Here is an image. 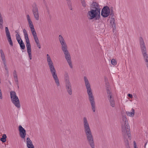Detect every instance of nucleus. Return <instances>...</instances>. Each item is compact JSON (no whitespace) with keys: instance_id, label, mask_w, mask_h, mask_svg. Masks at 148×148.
Masks as SVG:
<instances>
[{"instance_id":"obj_48","label":"nucleus","mask_w":148,"mask_h":148,"mask_svg":"<svg viewBox=\"0 0 148 148\" xmlns=\"http://www.w3.org/2000/svg\"><path fill=\"white\" fill-rule=\"evenodd\" d=\"M147 142H146V143H145V147H146V144H147Z\"/></svg>"},{"instance_id":"obj_5","label":"nucleus","mask_w":148,"mask_h":148,"mask_svg":"<svg viewBox=\"0 0 148 148\" xmlns=\"http://www.w3.org/2000/svg\"><path fill=\"white\" fill-rule=\"evenodd\" d=\"M92 8L95 10H91L88 12V14L90 17V19H92L95 18L97 14L100 15V8L99 4L96 2H94L92 4Z\"/></svg>"},{"instance_id":"obj_26","label":"nucleus","mask_w":148,"mask_h":148,"mask_svg":"<svg viewBox=\"0 0 148 148\" xmlns=\"http://www.w3.org/2000/svg\"><path fill=\"white\" fill-rule=\"evenodd\" d=\"M2 137L0 139L4 143L6 142L7 136L5 134H3L2 135Z\"/></svg>"},{"instance_id":"obj_11","label":"nucleus","mask_w":148,"mask_h":148,"mask_svg":"<svg viewBox=\"0 0 148 148\" xmlns=\"http://www.w3.org/2000/svg\"><path fill=\"white\" fill-rule=\"evenodd\" d=\"M32 11L35 19L38 21L39 20V14L38 6L36 3H34L32 5Z\"/></svg>"},{"instance_id":"obj_27","label":"nucleus","mask_w":148,"mask_h":148,"mask_svg":"<svg viewBox=\"0 0 148 148\" xmlns=\"http://www.w3.org/2000/svg\"><path fill=\"white\" fill-rule=\"evenodd\" d=\"M19 45L21 48L23 50L25 49V45L24 42H23V40H21V42H20Z\"/></svg>"},{"instance_id":"obj_19","label":"nucleus","mask_w":148,"mask_h":148,"mask_svg":"<svg viewBox=\"0 0 148 148\" xmlns=\"http://www.w3.org/2000/svg\"><path fill=\"white\" fill-rule=\"evenodd\" d=\"M115 20L114 18H111L110 19V23L114 29V27L115 28L116 24L115 23Z\"/></svg>"},{"instance_id":"obj_22","label":"nucleus","mask_w":148,"mask_h":148,"mask_svg":"<svg viewBox=\"0 0 148 148\" xmlns=\"http://www.w3.org/2000/svg\"><path fill=\"white\" fill-rule=\"evenodd\" d=\"M64 80L65 82L70 81L69 80V76L68 73H66L64 75Z\"/></svg>"},{"instance_id":"obj_3","label":"nucleus","mask_w":148,"mask_h":148,"mask_svg":"<svg viewBox=\"0 0 148 148\" xmlns=\"http://www.w3.org/2000/svg\"><path fill=\"white\" fill-rule=\"evenodd\" d=\"M84 84L87 89V93L88 96V99L91 106L92 109L93 111H95V103L94 97L91 88L90 84L86 76L84 77Z\"/></svg>"},{"instance_id":"obj_6","label":"nucleus","mask_w":148,"mask_h":148,"mask_svg":"<svg viewBox=\"0 0 148 148\" xmlns=\"http://www.w3.org/2000/svg\"><path fill=\"white\" fill-rule=\"evenodd\" d=\"M47 63L50 69V72L54 79L55 81L56 85L57 86H59L60 85V82L56 73V70L53 66V63L52 60L47 62Z\"/></svg>"},{"instance_id":"obj_39","label":"nucleus","mask_w":148,"mask_h":148,"mask_svg":"<svg viewBox=\"0 0 148 148\" xmlns=\"http://www.w3.org/2000/svg\"><path fill=\"white\" fill-rule=\"evenodd\" d=\"M4 67L5 69V70L6 71V72L7 73H8V69L7 67V65L4 66Z\"/></svg>"},{"instance_id":"obj_17","label":"nucleus","mask_w":148,"mask_h":148,"mask_svg":"<svg viewBox=\"0 0 148 148\" xmlns=\"http://www.w3.org/2000/svg\"><path fill=\"white\" fill-rule=\"evenodd\" d=\"M27 18L31 30L35 29L34 28V25L32 23V22L29 14L27 15Z\"/></svg>"},{"instance_id":"obj_38","label":"nucleus","mask_w":148,"mask_h":148,"mask_svg":"<svg viewBox=\"0 0 148 148\" xmlns=\"http://www.w3.org/2000/svg\"><path fill=\"white\" fill-rule=\"evenodd\" d=\"M23 32L24 36L28 35L27 31L25 29H23Z\"/></svg>"},{"instance_id":"obj_41","label":"nucleus","mask_w":148,"mask_h":148,"mask_svg":"<svg viewBox=\"0 0 148 148\" xmlns=\"http://www.w3.org/2000/svg\"><path fill=\"white\" fill-rule=\"evenodd\" d=\"M3 98L1 91H0V99H2Z\"/></svg>"},{"instance_id":"obj_20","label":"nucleus","mask_w":148,"mask_h":148,"mask_svg":"<svg viewBox=\"0 0 148 148\" xmlns=\"http://www.w3.org/2000/svg\"><path fill=\"white\" fill-rule=\"evenodd\" d=\"M32 34L33 36L34 39L35 40L38 39L36 32L35 29L31 30Z\"/></svg>"},{"instance_id":"obj_15","label":"nucleus","mask_w":148,"mask_h":148,"mask_svg":"<svg viewBox=\"0 0 148 148\" xmlns=\"http://www.w3.org/2000/svg\"><path fill=\"white\" fill-rule=\"evenodd\" d=\"M26 145L28 148H34L32 143L29 137L26 139Z\"/></svg>"},{"instance_id":"obj_36","label":"nucleus","mask_w":148,"mask_h":148,"mask_svg":"<svg viewBox=\"0 0 148 148\" xmlns=\"http://www.w3.org/2000/svg\"><path fill=\"white\" fill-rule=\"evenodd\" d=\"M13 76L14 78L17 77L16 74V70H14L13 72Z\"/></svg>"},{"instance_id":"obj_44","label":"nucleus","mask_w":148,"mask_h":148,"mask_svg":"<svg viewBox=\"0 0 148 148\" xmlns=\"http://www.w3.org/2000/svg\"><path fill=\"white\" fill-rule=\"evenodd\" d=\"M15 79V81L16 82H17V83H18V78L17 77H15L14 78Z\"/></svg>"},{"instance_id":"obj_18","label":"nucleus","mask_w":148,"mask_h":148,"mask_svg":"<svg viewBox=\"0 0 148 148\" xmlns=\"http://www.w3.org/2000/svg\"><path fill=\"white\" fill-rule=\"evenodd\" d=\"M131 112L129 111L126 112V114L127 116L130 117H133L135 114V110L134 109L132 108Z\"/></svg>"},{"instance_id":"obj_24","label":"nucleus","mask_w":148,"mask_h":148,"mask_svg":"<svg viewBox=\"0 0 148 148\" xmlns=\"http://www.w3.org/2000/svg\"><path fill=\"white\" fill-rule=\"evenodd\" d=\"M106 87L107 93H110V85H109L108 83H106Z\"/></svg>"},{"instance_id":"obj_16","label":"nucleus","mask_w":148,"mask_h":148,"mask_svg":"<svg viewBox=\"0 0 148 148\" xmlns=\"http://www.w3.org/2000/svg\"><path fill=\"white\" fill-rule=\"evenodd\" d=\"M1 55V57L4 66L7 65L6 61L5 58V56L3 51L2 49L0 50Z\"/></svg>"},{"instance_id":"obj_1","label":"nucleus","mask_w":148,"mask_h":148,"mask_svg":"<svg viewBox=\"0 0 148 148\" xmlns=\"http://www.w3.org/2000/svg\"><path fill=\"white\" fill-rule=\"evenodd\" d=\"M83 124L87 141L92 148H95V145L93 136L91 131L88 122L86 117H83Z\"/></svg>"},{"instance_id":"obj_29","label":"nucleus","mask_w":148,"mask_h":148,"mask_svg":"<svg viewBox=\"0 0 148 148\" xmlns=\"http://www.w3.org/2000/svg\"><path fill=\"white\" fill-rule=\"evenodd\" d=\"M67 4L71 10H72L71 3L70 0H66Z\"/></svg>"},{"instance_id":"obj_31","label":"nucleus","mask_w":148,"mask_h":148,"mask_svg":"<svg viewBox=\"0 0 148 148\" xmlns=\"http://www.w3.org/2000/svg\"><path fill=\"white\" fill-rule=\"evenodd\" d=\"M124 140L125 144L127 148H130L129 146V143L128 140L125 138L124 139Z\"/></svg>"},{"instance_id":"obj_35","label":"nucleus","mask_w":148,"mask_h":148,"mask_svg":"<svg viewBox=\"0 0 148 148\" xmlns=\"http://www.w3.org/2000/svg\"><path fill=\"white\" fill-rule=\"evenodd\" d=\"M47 62H49L51 60L50 57L48 54H47Z\"/></svg>"},{"instance_id":"obj_25","label":"nucleus","mask_w":148,"mask_h":148,"mask_svg":"<svg viewBox=\"0 0 148 148\" xmlns=\"http://www.w3.org/2000/svg\"><path fill=\"white\" fill-rule=\"evenodd\" d=\"M108 94V98L109 101L110 100H112V99H114L113 96L112 95V94L111 93V92L110 91V93H107Z\"/></svg>"},{"instance_id":"obj_14","label":"nucleus","mask_w":148,"mask_h":148,"mask_svg":"<svg viewBox=\"0 0 148 148\" xmlns=\"http://www.w3.org/2000/svg\"><path fill=\"white\" fill-rule=\"evenodd\" d=\"M18 130L20 137L22 138H25L26 136L25 130L20 125L19 126Z\"/></svg>"},{"instance_id":"obj_47","label":"nucleus","mask_w":148,"mask_h":148,"mask_svg":"<svg viewBox=\"0 0 148 148\" xmlns=\"http://www.w3.org/2000/svg\"><path fill=\"white\" fill-rule=\"evenodd\" d=\"M134 146L135 145H136V143L135 142V141H134Z\"/></svg>"},{"instance_id":"obj_2","label":"nucleus","mask_w":148,"mask_h":148,"mask_svg":"<svg viewBox=\"0 0 148 148\" xmlns=\"http://www.w3.org/2000/svg\"><path fill=\"white\" fill-rule=\"evenodd\" d=\"M58 39L61 46V49L64 55L65 58L71 69L73 68L70 53L68 50V47L66 43L62 36L60 35Z\"/></svg>"},{"instance_id":"obj_49","label":"nucleus","mask_w":148,"mask_h":148,"mask_svg":"<svg viewBox=\"0 0 148 148\" xmlns=\"http://www.w3.org/2000/svg\"><path fill=\"white\" fill-rule=\"evenodd\" d=\"M134 148H138L137 147H136V145L134 146Z\"/></svg>"},{"instance_id":"obj_34","label":"nucleus","mask_w":148,"mask_h":148,"mask_svg":"<svg viewBox=\"0 0 148 148\" xmlns=\"http://www.w3.org/2000/svg\"><path fill=\"white\" fill-rule=\"evenodd\" d=\"M65 83L66 87L71 85V83L70 81L65 82Z\"/></svg>"},{"instance_id":"obj_40","label":"nucleus","mask_w":148,"mask_h":148,"mask_svg":"<svg viewBox=\"0 0 148 148\" xmlns=\"http://www.w3.org/2000/svg\"><path fill=\"white\" fill-rule=\"evenodd\" d=\"M82 5L84 7H86V4L85 2L84 1H82Z\"/></svg>"},{"instance_id":"obj_33","label":"nucleus","mask_w":148,"mask_h":148,"mask_svg":"<svg viewBox=\"0 0 148 148\" xmlns=\"http://www.w3.org/2000/svg\"><path fill=\"white\" fill-rule=\"evenodd\" d=\"M110 15V17H111V18H114V13L113 10H111L110 11V13L109 15Z\"/></svg>"},{"instance_id":"obj_30","label":"nucleus","mask_w":148,"mask_h":148,"mask_svg":"<svg viewBox=\"0 0 148 148\" xmlns=\"http://www.w3.org/2000/svg\"><path fill=\"white\" fill-rule=\"evenodd\" d=\"M35 42L36 44V45L40 49L41 48L40 45L39 43V40L38 39H36V40H35Z\"/></svg>"},{"instance_id":"obj_12","label":"nucleus","mask_w":148,"mask_h":148,"mask_svg":"<svg viewBox=\"0 0 148 148\" xmlns=\"http://www.w3.org/2000/svg\"><path fill=\"white\" fill-rule=\"evenodd\" d=\"M110 13V10L108 6L104 7L101 11V15L104 17H108Z\"/></svg>"},{"instance_id":"obj_43","label":"nucleus","mask_w":148,"mask_h":148,"mask_svg":"<svg viewBox=\"0 0 148 148\" xmlns=\"http://www.w3.org/2000/svg\"><path fill=\"white\" fill-rule=\"evenodd\" d=\"M145 64L146 66V67L147 68V69H148V62H145Z\"/></svg>"},{"instance_id":"obj_28","label":"nucleus","mask_w":148,"mask_h":148,"mask_svg":"<svg viewBox=\"0 0 148 148\" xmlns=\"http://www.w3.org/2000/svg\"><path fill=\"white\" fill-rule=\"evenodd\" d=\"M66 90L69 95H71L72 94V88H66Z\"/></svg>"},{"instance_id":"obj_42","label":"nucleus","mask_w":148,"mask_h":148,"mask_svg":"<svg viewBox=\"0 0 148 148\" xmlns=\"http://www.w3.org/2000/svg\"><path fill=\"white\" fill-rule=\"evenodd\" d=\"M127 96L130 98H132V97L133 96L132 94H128L127 95Z\"/></svg>"},{"instance_id":"obj_32","label":"nucleus","mask_w":148,"mask_h":148,"mask_svg":"<svg viewBox=\"0 0 148 148\" xmlns=\"http://www.w3.org/2000/svg\"><path fill=\"white\" fill-rule=\"evenodd\" d=\"M111 63L113 65L115 66L117 64V62L115 59H112L111 60Z\"/></svg>"},{"instance_id":"obj_4","label":"nucleus","mask_w":148,"mask_h":148,"mask_svg":"<svg viewBox=\"0 0 148 148\" xmlns=\"http://www.w3.org/2000/svg\"><path fill=\"white\" fill-rule=\"evenodd\" d=\"M121 123L122 131L123 136L125 137V136H126L127 134L129 139L131 140V138L129 126L128 124V121L125 115L123 116Z\"/></svg>"},{"instance_id":"obj_21","label":"nucleus","mask_w":148,"mask_h":148,"mask_svg":"<svg viewBox=\"0 0 148 148\" xmlns=\"http://www.w3.org/2000/svg\"><path fill=\"white\" fill-rule=\"evenodd\" d=\"M110 105L113 108L115 106V101L114 99L109 101Z\"/></svg>"},{"instance_id":"obj_10","label":"nucleus","mask_w":148,"mask_h":148,"mask_svg":"<svg viewBox=\"0 0 148 148\" xmlns=\"http://www.w3.org/2000/svg\"><path fill=\"white\" fill-rule=\"evenodd\" d=\"M26 43V47L27 48V51L29 56V57L30 60L32 59V51L31 49V45L30 41L28 38V35L24 36Z\"/></svg>"},{"instance_id":"obj_46","label":"nucleus","mask_w":148,"mask_h":148,"mask_svg":"<svg viewBox=\"0 0 148 148\" xmlns=\"http://www.w3.org/2000/svg\"><path fill=\"white\" fill-rule=\"evenodd\" d=\"M72 88L71 85L66 87V88Z\"/></svg>"},{"instance_id":"obj_13","label":"nucleus","mask_w":148,"mask_h":148,"mask_svg":"<svg viewBox=\"0 0 148 148\" xmlns=\"http://www.w3.org/2000/svg\"><path fill=\"white\" fill-rule=\"evenodd\" d=\"M5 30L6 35L8 42L10 45L11 46H13V43L11 39L10 33L8 27H6L5 28Z\"/></svg>"},{"instance_id":"obj_23","label":"nucleus","mask_w":148,"mask_h":148,"mask_svg":"<svg viewBox=\"0 0 148 148\" xmlns=\"http://www.w3.org/2000/svg\"><path fill=\"white\" fill-rule=\"evenodd\" d=\"M106 87L107 93H110V85H109L108 83H106Z\"/></svg>"},{"instance_id":"obj_8","label":"nucleus","mask_w":148,"mask_h":148,"mask_svg":"<svg viewBox=\"0 0 148 148\" xmlns=\"http://www.w3.org/2000/svg\"><path fill=\"white\" fill-rule=\"evenodd\" d=\"M10 95L12 101L15 106L17 108L21 107L20 101L18 97L16 95L15 92L11 91L10 92Z\"/></svg>"},{"instance_id":"obj_9","label":"nucleus","mask_w":148,"mask_h":148,"mask_svg":"<svg viewBox=\"0 0 148 148\" xmlns=\"http://www.w3.org/2000/svg\"><path fill=\"white\" fill-rule=\"evenodd\" d=\"M26 43V47L27 48V51L29 56V57L30 60L32 59V51L31 49V45L30 41L28 38V35L24 36Z\"/></svg>"},{"instance_id":"obj_37","label":"nucleus","mask_w":148,"mask_h":148,"mask_svg":"<svg viewBox=\"0 0 148 148\" xmlns=\"http://www.w3.org/2000/svg\"><path fill=\"white\" fill-rule=\"evenodd\" d=\"M16 40H18V39H21V38H20V35L18 34H17L16 35Z\"/></svg>"},{"instance_id":"obj_45","label":"nucleus","mask_w":148,"mask_h":148,"mask_svg":"<svg viewBox=\"0 0 148 148\" xmlns=\"http://www.w3.org/2000/svg\"><path fill=\"white\" fill-rule=\"evenodd\" d=\"M18 43L19 44H20V42H21V39H18V40H17Z\"/></svg>"},{"instance_id":"obj_7","label":"nucleus","mask_w":148,"mask_h":148,"mask_svg":"<svg viewBox=\"0 0 148 148\" xmlns=\"http://www.w3.org/2000/svg\"><path fill=\"white\" fill-rule=\"evenodd\" d=\"M139 40L141 51L143 58L145 62H148V55L147 53V50L144 40L141 37L139 38Z\"/></svg>"}]
</instances>
